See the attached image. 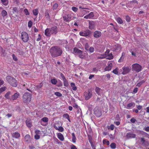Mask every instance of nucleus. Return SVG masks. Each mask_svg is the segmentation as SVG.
Masks as SVG:
<instances>
[{
	"label": "nucleus",
	"mask_w": 149,
	"mask_h": 149,
	"mask_svg": "<svg viewBox=\"0 0 149 149\" xmlns=\"http://www.w3.org/2000/svg\"><path fill=\"white\" fill-rule=\"evenodd\" d=\"M49 52L53 57H56L60 56L62 52V50L58 47L55 46L51 48Z\"/></svg>",
	"instance_id": "1"
},
{
	"label": "nucleus",
	"mask_w": 149,
	"mask_h": 149,
	"mask_svg": "<svg viewBox=\"0 0 149 149\" xmlns=\"http://www.w3.org/2000/svg\"><path fill=\"white\" fill-rule=\"evenodd\" d=\"M6 80L8 83L13 86L16 87L17 85V81L14 78L8 76L6 77Z\"/></svg>",
	"instance_id": "2"
},
{
	"label": "nucleus",
	"mask_w": 149,
	"mask_h": 149,
	"mask_svg": "<svg viewBox=\"0 0 149 149\" xmlns=\"http://www.w3.org/2000/svg\"><path fill=\"white\" fill-rule=\"evenodd\" d=\"M31 95L28 93H25L23 96V101L26 103L29 102L31 101Z\"/></svg>",
	"instance_id": "3"
},
{
	"label": "nucleus",
	"mask_w": 149,
	"mask_h": 149,
	"mask_svg": "<svg viewBox=\"0 0 149 149\" xmlns=\"http://www.w3.org/2000/svg\"><path fill=\"white\" fill-rule=\"evenodd\" d=\"M132 70L138 72L141 70L142 67L138 63H134L132 65Z\"/></svg>",
	"instance_id": "4"
},
{
	"label": "nucleus",
	"mask_w": 149,
	"mask_h": 149,
	"mask_svg": "<svg viewBox=\"0 0 149 149\" xmlns=\"http://www.w3.org/2000/svg\"><path fill=\"white\" fill-rule=\"evenodd\" d=\"M92 91L91 89H89L87 92H85L84 93V96L85 100H88L92 95Z\"/></svg>",
	"instance_id": "5"
},
{
	"label": "nucleus",
	"mask_w": 149,
	"mask_h": 149,
	"mask_svg": "<svg viewBox=\"0 0 149 149\" xmlns=\"http://www.w3.org/2000/svg\"><path fill=\"white\" fill-rule=\"evenodd\" d=\"M21 38L24 42H26L29 40V37L27 33L25 32H22L21 33Z\"/></svg>",
	"instance_id": "6"
},
{
	"label": "nucleus",
	"mask_w": 149,
	"mask_h": 149,
	"mask_svg": "<svg viewBox=\"0 0 149 149\" xmlns=\"http://www.w3.org/2000/svg\"><path fill=\"white\" fill-rule=\"evenodd\" d=\"M90 34V31L87 30L83 32H80L79 34L80 36H89Z\"/></svg>",
	"instance_id": "7"
},
{
	"label": "nucleus",
	"mask_w": 149,
	"mask_h": 149,
	"mask_svg": "<svg viewBox=\"0 0 149 149\" xmlns=\"http://www.w3.org/2000/svg\"><path fill=\"white\" fill-rule=\"evenodd\" d=\"M141 142L143 146H148L149 145V143L146 141L143 138H141Z\"/></svg>",
	"instance_id": "8"
},
{
	"label": "nucleus",
	"mask_w": 149,
	"mask_h": 149,
	"mask_svg": "<svg viewBox=\"0 0 149 149\" xmlns=\"http://www.w3.org/2000/svg\"><path fill=\"white\" fill-rule=\"evenodd\" d=\"M19 93H16L11 96L10 100H16L19 97Z\"/></svg>",
	"instance_id": "9"
},
{
	"label": "nucleus",
	"mask_w": 149,
	"mask_h": 149,
	"mask_svg": "<svg viewBox=\"0 0 149 149\" xmlns=\"http://www.w3.org/2000/svg\"><path fill=\"white\" fill-rule=\"evenodd\" d=\"M94 14L93 12H91L89 14L85 16L84 18L86 19H91L94 16Z\"/></svg>",
	"instance_id": "10"
},
{
	"label": "nucleus",
	"mask_w": 149,
	"mask_h": 149,
	"mask_svg": "<svg viewBox=\"0 0 149 149\" xmlns=\"http://www.w3.org/2000/svg\"><path fill=\"white\" fill-rule=\"evenodd\" d=\"M49 120L48 118L46 117H45L42 118L40 120V123L42 125L45 126L47 124H44L43 123V122L47 123Z\"/></svg>",
	"instance_id": "11"
},
{
	"label": "nucleus",
	"mask_w": 149,
	"mask_h": 149,
	"mask_svg": "<svg viewBox=\"0 0 149 149\" xmlns=\"http://www.w3.org/2000/svg\"><path fill=\"white\" fill-rule=\"evenodd\" d=\"M123 70V71L122 72V74H125L128 73L130 71V69L128 67H123L122 68Z\"/></svg>",
	"instance_id": "12"
},
{
	"label": "nucleus",
	"mask_w": 149,
	"mask_h": 149,
	"mask_svg": "<svg viewBox=\"0 0 149 149\" xmlns=\"http://www.w3.org/2000/svg\"><path fill=\"white\" fill-rule=\"evenodd\" d=\"M51 32L52 34H56L58 32L57 27L54 26L51 28Z\"/></svg>",
	"instance_id": "13"
},
{
	"label": "nucleus",
	"mask_w": 149,
	"mask_h": 149,
	"mask_svg": "<svg viewBox=\"0 0 149 149\" xmlns=\"http://www.w3.org/2000/svg\"><path fill=\"white\" fill-rule=\"evenodd\" d=\"M89 28L90 29H92L94 28L95 26V24L94 22L91 21H89Z\"/></svg>",
	"instance_id": "14"
},
{
	"label": "nucleus",
	"mask_w": 149,
	"mask_h": 149,
	"mask_svg": "<svg viewBox=\"0 0 149 149\" xmlns=\"http://www.w3.org/2000/svg\"><path fill=\"white\" fill-rule=\"evenodd\" d=\"M94 113L95 115L97 117H100L102 115L101 111L99 109H95L94 111Z\"/></svg>",
	"instance_id": "15"
},
{
	"label": "nucleus",
	"mask_w": 149,
	"mask_h": 149,
	"mask_svg": "<svg viewBox=\"0 0 149 149\" xmlns=\"http://www.w3.org/2000/svg\"><path fill=\"white\" fill-rule=\"evenodd\" d=\"M101 33L100 31H95L94 33V36L95 37L98 38L101 36Z\"/></svg>",
	"instance_id": "16"
},
{
	"label": "nucleus",
	"mask_w": 149,
	"mask_h": 149,
	"mask_svg": "<svg viewBox=\"0 0 149 149\" xmlns=\"http://www.w3.org/2000/svg\"><path fill=\"white\" fill-rule=\"evenodd\" d=\"M51 32V28H47L45 31V34L47 36H49L52 34Z\"/></svg>",
	"instance_id": "17"
},
{
	"label": "nucleus",
	"mask_w": 149,
	"mask_h": 149,
	"mask_svg": "<svg viewBox=\"0 0 149 149\" xmlns=\"http://www.w3.org/2000/svg\"><path fill=\"white\" fill-rule=\"evenodd\" d=\"M126 136L127 138H134L136 135L132 133H129L127 134Z\"/></svg>",
	"instance_id": "18"
},
{
	"label": "nucleus",
	"mask_w": 149,
	"mask_h": 149,
	"mask_svg": "<svg viewBox=\"0 0 149 149\" xmlns=\"http://www.w3.org/2000/svg\"><path fill=\"white\" fill-rule=\"evenodd\" d=\"M112 66V64L110 63L105 68V70L106 71H109L111 70Z\"/></svg>",
	"instance_id": "19"
},
{
	"label": "nucleus",
	"mask_w": 149,
	"mask_h": 149,
	"mask_svg": "<svg viewBox=\"0 0 149 149\" xmlns=\"http://www.w3.org/2000/svg\"><path fill=\"white\" fill-rule=\"evenodd\" d=\"M135 104L134 102H131L129 103L127 106L126 108L129 109L134 106Z\"/></svg>",
	"instance_id": "20"
},
{
	"label": "nucleus",
	"mask_w": 149,
	"mask_h": 149,
	"mask_svg": "<svg viewBox=\"0 0 149 149\" xmlns=\"http://www.w3.org/2000/svg\"><path fill=\"white\" fill-rule=\"evenodd\" d=\"M20 136L19 133L17 132H15L12 134V136L15 138H17Z\"/></svg>",
	"instance_id": "21"
},
{
	"label": "nucleus",
	"mask_w": 149,
	"mask_h": 149,
	"mask_svg": "<svg viewBox=\"0 0 149 149\" xmlns=\"http://www.w3.org/2000/svg\"><path fill=\"white\" fill-rule=\"evenodd\" d=\"M73 52L75 54H82V51L76 48H74Z\"/></svg>",
	"instance_id": "22"
},
{
	"label": "nucleus",
	"mask_w": 149,
	"mask_h": 149,
	"mask_svg": "<svg viewBox=\"0 0 149 149\" xmlns=\"http://www.w3.org/2000/svg\"><path fill=\"white\" fill-rule=\"evenodd\" d=\"M58 138L61 141H63L64 140V138L63 135L61 133H58L57 134Z\"/></svg>",
	"instance_id": "23"
},
{
	"label": "nucleus",
	"mask_w": 149,
	"mask_h": 149,
	"mask_svg": "<svg viewBox=\"0 0 149 149\" xmlns=\"http://www.w3.org/2000/svg\"><path fill=\"white\" fill-rule=\"evenodd\" d=\"M105 58L109 60L113 58V56L111 53L108 54L107 55H105Z\"/></svg>",
	"instance_id": "24"
},
{
	"label": "nucleus",
	"mask_w": 149,
	"mask_h": 149,
	"mask_svg": "<svg viewBox=\"0 0 149 149\" xmlns=\"http://www.w3.org/2000/svg\"><path fill=\"white\" fill-rule=\"evenodd\" d=\"M26 123L27 126L29 128L31 127L32 125L31 124V120H27L26 121Z\"/></svg>",
	"instance_id": "25"
},
{
	"label": "nucleus",
	"mask_w": 149,
	"mask_h": 149,
	"mask_svg": "<svg viewBox=\"0 0 149 149\" xmlns=\"http://www.w3.org/2000/svg\"><path fill=\"white\" fill-rule=\"evenodd\" d=\"M2 4L5 6H7L8 3V0H1Z\"/></svg>",
	"instance_id": "26"
},
{
	"label": "nucleus",
	"mask_w": 149,
	"mask_h": 149,
	"mask_svg": "<svg viewBox=\"0 0 149 149\" xmlns=\"http://www.w3.org/2000/svg\"><path fill=\"white\" fill-rule=\"evenodd\" d=\"M1 14L3 17H4L7 15V13L5 10H3L1 12Z\"/></svg>",
	"instance_id": "27"
},
{
	"label": "nucleus",
	"mask_w": 149,
	"mask_h": 149,
	"mask_svg": "<svg viewBox=\"0 0 149 149\" xmlns=\"http://www.w3.org/2000/svg\"><path fill=\"white\" fill-rule=\"evenodd\" d=\"M95 91L99 95L101 94V92L102 91L101 89L98 87H96Z\"/></svg>",
	"instance_id": "28"
},
{
	"label": "nucleus",
	"mask_w": 149,
	"mask_h": 149,
	"mask_svg": "<svg viewBox=\"0 0 149 149\" xmlns=\"http://www.w3.org/2000/svg\"><path fill=\"white\" fill-rule=\"evenodd\" d=\"M70 85L72 89L74 91H76L77 89V87L75 86V84L74 83H71Z\"/></svg>",
	"instance_id": "29"
},
{
	"label": "nucleus",
	"mask_w": 149,
	"mask_h": 149,
	"mask_svg": "<svg viewBox=\"0 0 149 149\" xmlns=\"http://www.w3.org/2000/svg\"><path fill=\"white\" fill-rule=\"evenodd\" d=\"M64 21L68 22L69 21L70 19V17L69 15H67V16H65L63 17Z\"/></svg>",
	"instance_id": "30"
},
{
	"label": "nucleus",
	"mask_w": 149,
	"mask_h": 149,
	"mask_svg": "<svg viewBox=\"0 0 149 149\" xmlns=\"http://www.w3.org/2000/svg\"><path fill=\"white\" fill-rule=\"evenodd\" d=\"M72 141L74 143H75L76 141V138L75 136V134L74 133H73L72 134Z\"/></svg>",
	"instance_id": "31"
},
{
	"label": "nucleus",
	"mask_w": 149,
	"mask_h": 149,
	"mask_svg": "<svg viewBox=\"0 0 149 149\" xmlns=\"http://www.w3.org/2000/svg\"><path fill=\"white\" fill-rule=\"evenodd\" d=\"M117 22L119 24H122L123 23V21L122 19L120 17H118L116 19Z\"/></svg>",
	"instance_id": "32"
},
{
	"label": "nucleus",
	"mask_w": 149,
	"mask_h": 149,
	"mask_svg": "<svg viewBox=\"0 0 149 149\" xmlns=\"http://www.w3.org/2000/svg\"><path fill=\"white\" fill-rule=\"evenodd\" d=\"M18 9L17 8L14 7L13 8V13H17L18 12Z\"/></svg>",
	"instance_id": "33"
},
{
	"label": "nucleus",
	"mask_w": 149,
	"mask_h": 149,
	"mask_svg": "<svg viewBox=\"0 0 149 149\" xmlns=\"http://www.w3.org/2000/svg\"><path fill=\"white\" fill-rule=\"evenodd\" d=\"M33 15L36 16H37L38 14V9H34L33 10Z\"/></svg>",
	"instance_id": "34"
},
{
	"label": "nucleus",
	"mask_w": 149,
	"mask_h": 149,
	"mask_svg": "<svg viewBox=\"0 0 149 149\" xmlns=\"http://www.w3.org/2000/svg\"><path fill=\"white\" fill-rule=\"evenodd\" d=\"M63 116L64 118L67 119L70 122V119L69 118V116L68 114H64L63 115Z\"/></svg>",
	"instance_id": "35"
},
{
	"label": "nucleus",
	"mask_w": 149,
	"mask_h": 149,
	"mask_svg": "<svg viewBox=\"0 0 149 149\" xmlns=\"http://www.w3.org/2000/svg\"><path fill=\"white\" fill-rule=\"evenodd\" d=\"M10 92H8L5 95V97L7 99H9L10 98Z\"/></svg>",
	"instance_id": "36"
},
{
	"label": "nucleus",
	"mask_w": 149,
	"mask_h": 149,
	"mask_svg": "<svg viewBox=\"0 0 149 149\" xmlns=\"http://www.w3.org/2000/svg\"><path fill=\"white\" fill-rule=\"evenodd\" d=\"M118 68H116L112 71V72L118 75Z\"/></svg>",
	"instance_id": "37"
},
{
	"label": "nucleus",
	"mask_w": 149,
	"mask_h": 149,
	"mask_svg": "<svg viewBox=\"0 0 149 149\" xmlns=\"http://www.w3.org/2000/svg\"><path fill=\"white\" fill-rule=\"evenodd\" d=\"M51 82L52 84H55L57 83V81L55 79H52L51 80Z\"/></svg>",
	"instance_id": "38"
},
{
	"label": "nucleus",
	"mask_w": 149,
	"mask_h": 149,
	"mask_svg": "<svg viewBox=\"0 0 149 149\" xmlns=\"http://www.w3.org/2000/svg\"><path fill=\"white\" fill-rule=\"evenodd\" d=\"M30 139V136L29 135L27 134L26 135L25 138V140L27 142L28 141H29Z\"/></svg>",
	"instance_id": "39"
},
{
	"label": "nucleus",
	"mask_w": 149,
	"mask_h": 149,
	"mask_svg": "<svg viewBox=\"0 0 149 149\" xmlns=\"http://www.w3.org/2000/svg\"><path fill=\"white\" fill-rule=\"evenodd\" d=\"M63 82H64V86H68V82L66 80V79H65L63 80Z\"/></svg>",
	"instance_id": "40"
},
{
	"label": "nucleus",
	"mask_w": 149,
	"mask_h": 149,
	"mask_svg": "<svg viewBox=\"0 0 149 149\" xmlns=\"http://www.w3.org/2000/svg\"><path fill=\"white\" fill-rule=\"evenodd\" d=\"M103 143L104 144H106L107 145H109V142L106 139H104L103 141Z\"/></svg>",
	"instance_id": "41"
},
{
	"label": "nucleus",
	"mask_w": 149,
	"mask_h": 149,
	"mask_svg": "<svg viewBox=\"0 0 149 149\" xmlns=\"http://www.w3.org/2000/svg\"><path fill=\"white\" fill-rule=\"evenodd\" d=\"M111 148L112 149H115L116 148V144L114 143H111L110 145Z\"/></svg>",
	"instance_id": "42"
},
{
	"label": "nucleus",
	"mask_w": 149,
	"mask_h": 149,
	"mask_svg": "<svg viewBox=\"0 0 149 149\" xmlns=\"http://www.w3.org/2000/svg\"><path fill=\"white\" fill-rule=\"evenodd\" d=\"M6 87L4 86L0 88V93H1L6 89Z\"/></svg>",
	"instance_id": "43"
},
{
	"label": "nucleus",
	"mask_w": 149,
	"mask_h": 149,
	"mask_svg": "<svg viewBox=\"0 0 149 149\" xmlns=\"http://www.w3.org/2000/svg\"><path fill=\"white\" fill-rule=\"evenodd\" d=\"M79 57L81 58H83L85 57V54H83L82 52V54H79Z\"/></svg>",
	"instance_id": "44"
},
{
	"label": "nucleus",
	"mask_w": 149,
	"mask_h": 149,
	"mask_svg": "<svg viewBox=\"0 0 149 149\" xmlns=\"http://www.w3.org/2000/svg\"><path fill=\"white\" fill-rule=\"evenodd\" d=\"M105 55L103 54V55H100L98 56H97V58H105Z\"/></svg>",
	"instance_id": "45"
},
{
	"label": "nucleus",
	"mask_w": 149,
	"mask_h": 149,
	"mask_svg": "<svg viewBox=\"0 0 149 149\" xmlns=\"http://www.w3.org/2000/svg\"><path fill=\"white\" fill-rule=\"evenodd\" d=\"M58 7V4L57 3H55L53 5V10H56Z\"/></svg>",
	"instance_id": "46"
},
{
	"label": "nucleus",
	"mask_w": 149,
	"mask_h": 149,
	"mask_svg": "<svg viewBox=\"0 0 149 149\" xmlns=\"http://www.w3.org/2000/svg\"><path fill=\"white\" fill-rule=\"evenodd\" d=\"M54 94L56 96L58 97H61L62 96V94L58 92H56L54 93Z\"/></svg>",
	"instance_id": "47"
},
{
	"label": "nucleus",
	"mask_w": 149,
	"mask_h": 149,
	"mask_svg": "<svg viewBox=\"0 0 149 149\" xmlns=\"http://www.w3.org/2000/svg\"><path fill=\"white\" fill-rule=\"evenodd\" d=\"M58 130L60 132H63L64 130L63 128L61 126L58 127Z\"/></svg>",
	"instance_id": "48"
},
{
	"label": "nucleus",
	"mask_w": 149,
	"mask_h": 149,
	"mask_svg": "<svg viewBox=\"0 0 149 149\" xmlns=\"http://www.w3.org/2000/svg\"><path fill=\"white\" fill-rule=\"evenodd\" d=\"M24 11L26 15H29V13L27 9H25L24 10Z\"/></svg>",
	"instance_id": "49"
},
{
	"label": "nucleus",
	"mask_w": 149,
	"mask_h": 149,
	"mask_svg": "<svg viewBox=\"0 0 149 149\" xmlns=\"http://www.w3.org/2000/svg\"><path fill=\"white\" fill-rule=\"evenodd\" d=\"M88 49L91 53H92L94 51V48L93 47H91Z\"/></svg>",
	"instance_id": "50"
},
{
	"label": "nucleus",
	"mask_w": 149,
	"mask_h": 149,
	"mask_svg": "<svg viewBox=\"0 0 149 149\" xmlns=\"http://www.w3.org/2000/svg\"><path fill=\"white\" fill-rule=\"evenodd\" d=\"M72 10L75 12H76L78 10V8H77L74 7H73L72 8Z\"/></svg>",
	"instance_id": "51"
},
{
	"label": "nucleus",
	"mask_w": 149,
	"mask_h": 149,
	"mask_svg": "<svg viewBox=\"0 0 149 149\" xmlns=\"http://www.w3.org/2000/svg\"><path fill=\"white\" fill-rule=\"evenodd\" d=\"M32 25V22L31 21H29L28 23V26L29 27L31 28Z\"/></svg>",
	"instance_id": "52"
},
{
	"label": "nucleus",
	"mask_w": 149,
	"mask_h": 149,
	"mask_svg": "<svg viewBox=\"0 0 149 149\" xmlns=\"http://www.w3.org/2000/svg\"><path fill=\"white\" fill-rule=\"evenodd\" d=\"M141 133H142V134H145V136L146 137H148L149 136V134H148L147 133H146V132H144L141 131Z\"/></svg>",
	"instance_id": "53"
},
{
	"label": "nucleus",
	"mask_w": 149,
	"mask_h": 149,
	"mask_svg": "<svg viewBox=\"0 0 149 149\" xmlns=\"http://www.w3.org/2000/svg\"><path fill=\"white\" fill-rule=\"evenodd\" d=\"M4 83V81L0 77V87L3 85Z\"/></svg>",
	"instance_id": "54"
},
{
	"label": "nucleus",
	"mask_w": 149,
	"mask_h": 149,
	"mask_svg": "<svg viewBox=\"0 0 149 149\" xmlns=\"http://www.w3.org/2000/svg\"><path fill=\"white\" fill-rule=\"evenodd\" d=\"M85 49L87 50H88L89 46L88 44V43H86L85 44Z\"/></svg>",
	"instance_id": "55"
},
{
	"label": "nucleus",
	"mask_w": 149,
	"mask_h": 149,
	"mask_svg": "<svg viewBox=\"0 0 149 149\" xmlns=\"http://www.w3.org/2000/svg\"><path fill=\"white\" fill-rule=\"evenodd\" d=\"M126 20L128 22L130 21V17L128 16H127L126 17Z\"/></svg>",
	"instance_id": "56"
},
{
	"label": "nucleus",
	"mask_w": 149,
	"mask_h": 149,
	"mask_svg": "<svg viewBox=\"0 0 149 149\" xmlns=\"http://www.w3.org/2000/svg\"><path fill=\"white\" fill-rule=\"evenodd\" d=\"M35 138L36 139H40V136L38 134H36L34 136Z\"/></svg>",
	"instance_id": "57"
},
{
	"label": "nucleus",
	"mask_w": 149,
	"mask_h": 149,
	"mask_svg": "<svg viewBox=\"0 0 149 149\" xmlns=\"http://www.w3.org/2000/svg\"><path fill=\"white\" fill-rule=\"evenodd\" d=\"M114 126L113 125H111L109 127V128L111 130H113L114 128Z\"/></svg>",
	"instance_id": "58"
},
{
	"label": "nucleus",
	"mask_w": 149,
	"mask_h": 149,
	"mask_svg": "<svg viewBox=\"0 0 149 149\" xmlns=\"http://www.w3.org/2000/svg\"><path fill=\"white\" fill-rule=\"evenodd\" d=\"M71 149H77L76 147L74 145L71 146Z\"/></svg>",
	"instance_id": "59"
},
{
	"label": "nucleus",
	"mask_w": 149,
	"mask_h": 149,
	"mask_svg": "<svg viewBox=\"0 0 149 149\" xmlns=\"http://www.w3.org/2000/svg\"><path fill=\"white\" fill-rule=\"evenodd\" d=\"M136 121V119L134 118H132L130 120V121L132 123H134Z\"/></svg>",
	"instance_id": "60"
},
{
	"label": "nucleus",
	"mask_w": 149,
	"mask_h": 149,
	"mask_svg": "<svg viewBox=\"0 0 149 149\" xmlns=\"http://www.w3.org/2000/svg\"><path fill=\"white\" fill-rule=\"evenodd\" d=\"M41 39V36L40 34H39L38 38L36 40L38 41H39Z\"/></svg>",
	"instance_id": "61"
},
{
	"label": "nucleus",
	"mask_w": 149,
	"mask_h": 149,
	"mask_svg": "<svg viewBox=\"0 0 149 149\" xmlns=\"http://www.w3.org/2000/svg\"><path fill=\"white\" fill-rule=\"evenodd\" d=\"M138 88H134V90H133V92L134 93H136L137 92V91H138Z\"/></svg>",
	"instance_id": "62"
},
{
	"label": "nucleus",
	"mask_w": 149,
	"mask_h": 149,
	"mask_svg": "<svg viewBox=\"0 0 149 149\" xmlns=\"http://www.w3.org/2000/svg\"><path fill=\"white\" fill-rule=\"evenodd\" d=\"M124 57L123 56H122L120 59L118 60V62H120L123 59Z\"/></svg>",
	"instance_id": "63"
},
{
	"label": "nucleus",
	"mask_w": 149,
	"mask_h": 149,
	"mask_svg": "<svg viewBox=\"0 0 149 149\" xmlns=\"http://www.w3.org/2000/svg\"><path fill=\"white\" fill-rule=\"evenodd\" d=\"M144 130L146 132H149V127H146Z\"/></svg>",
	"instance_id": "64"
}]
</instances>
